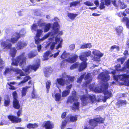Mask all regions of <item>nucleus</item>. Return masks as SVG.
Instances as JSON below:
<instances>
[{"label":"nucleus","instance_id":"10","mask_svg":"<svg viewBox=\"0 0 129 129\" xmlns=\"http://www.w3.org/2000/svg\"><path fill=\"white\" fill-rule=\"evenodd\" d=\"M98 77L103 81L108 80L109 79L110 76L106 73L102 72L99 75Z\"/></svg>","mask_w":129,"mask_h":129},{"label":"nucleus","instance_id":"29","mask_svg":"<svg viewBox=\"0 0 129 129\" xmlns=\"http://www.w3.org/2000/svg\"><path fill=\"white\" fill-rule=\"evenodd\" d=\"M50 54V52L49 51H47L43 55V60H47L48 59V56Z\"/></svg>","mask_w":129,"mask_h":129},{"label":"nucleus","instance_id":"19","mask_svg":"<svg viewBox=\"0 0 129 129\" xmlns=\"http://www.w3.org/2000/svg\"><path fill=\"white\" fill-rule=\"evenodd\" d=\"M104 93L105 96H104V99L106 100L112 96V93L110 92L109 91L107 90L104 91Z\"/></svg>","mask_w":129,"mask_h":129},{"label":"nucleus","instance_id":"7","mask_svg":"<svg viewBox=\"0 0 129 129\" xmlns=\"http://www.w3.org/2000/svg\"><path fill=\"white\" fill-rule=\"evenodd\" d=\"M7 117L9 120L13 123H19L21 121V119L16 116L9 115Z\"/></svg>","mask_w":129,"mask_h":129},{"label":"nucleus","instance_id":"55","mask_svg":"<svg viewBox=\"0 0 129 129\" xmlns=\"http://www.w3.org/2000/svg\"><path fill=\"white\" fill-rule=\"evenodd\" d=\"M37 39L35 40V43L36 44L38 45L40 43L41 40H43V39H41L39 38H36Z\"/></svg>","mask_w":129,"mask_h":129},{"label":"nucleus","instance_id":"38","mask_svg":"<svg viewBox=\"0 0 129 129\" xmlns=\"http://www.w3.org/2000/svg\"><path fill=\"white\" fill-rule=\"evenodd\" d=\"M70 93L69 90H63L62 92V97H65L68 95Z\"/></svg>","mask_w":129,"mask_h":129},{"label":"nucleus","instance_id":"18","mask_svg":"<svg viewBox=\"0 0 129 129\" xmlns=\"http://www.w3.org/2000/svg\"><path fill=\"white\" fill-rule=\"evenodd\" d=\"M10 103V100L9 95H6L4 98V105L6 107L9 106Z\"/></svg>","mask_w":129,"mask_h":129},{"label":"nucleus","instance_id":"52","mask_svg":"<svg viewBox=\"0 0 129 129\" xmlns=\"http://www.w3.org/2000/svg\"><path fill=\"white\" fill-rule=\"evenodd\" d=\"M13 71L17 74H19L21 71V70L17 68H15L13 69Z\"/></svg>","mask_w":129,"mask_h":129},{"label":"nucleus","instance_id":"21","mask_svg":"<svg viewBox=\"0 0 129 129\" xmlns=\"http://www.w3.org/2000/svg\"><path fill=\"white\" fill-rule=\"evenodd\" d=\"M30 87L28 86H26L25 87H23L22 88V90L21 91V96L23 97L25 96L26 95L27 92V89L29 88Z\"/></svg>","mask_w":129,"mask_h":129},{"label":"nucleus","instance_id":"27","mask_svg":"<svg viewBox=\"0 0 129 129\" xmlns=\"http://www.w3.org/2000/svg\"><path fill=\"white\" fill-rule=\"evenodd\" d=\"M30 69L36 71L38 69L40 66V64L38 63L37 64H33V65H30Z\"/></svg>","mask_w":129,"mask_h":129},{"label":"nucleus","instance_id":"3","mask_svg":"<svg viewBox=\"0 0 129 129\" xmlns=\"http://www.w3.org/2000/svg\"><path fill=\"white\" fill-rule=\"evenodd\" d=\"M80 100L81 102V104L82 106H86L91 101L93 103L96 100L95 96L93 95H83L81 96Z\"/></svg>","mask_w":129,"mask_h":129},{"label":"nucleus","instance_id":"46","mask_svg":"<svg viewBox=\"0 0 129 129\" xmlns=\"http://www.w3.org/2000/svg\"><path fill=\"white\" fill-rule=\"evenodd\" d=\"M11 69L9 68H6L5 69V71L3 73V74L5 75L7 74L8 73L11 71Z\"/></svg>","mask_w":129,"mask_h":129},{"label":"nucleus","instance_id":"57","mask_svg":"<svg viewBox=\"0 0 129 129\" xmlns=\"http://www.w3.org/2000/svg\"><path fill=\"white\" fill-rule=\"evenodd\" d=\"M105 5L108 6L110 4L111 1L110 0H105Z\"/></svg>","mask_w":129,"mask_h":129},{"label":"nucleus","instance_id":"31","mask_svg":"<svg viewBox=\"0 0 129 129\" xmlns=\"http://www.w3.org/2000/svg\"><path fill=\"white\" fill-rule=\"evenodd\" d=\"M51 27V24L50 23H48L45 25L44 32H48L50 29Z\"/></svg>","mask_w":129,"mask_h":129},{"label":"nucleus","instance_id":"56","mask_svg":"<svg viewBox=\"0 0 129 129\" xmlns=\"http://www.w3.org/2000/svg\"><path fill=\"white\" fill-rule=\"evenodd\" d=\"M91 52L89 51H86L84 53V55L86 57H88L91 55Z\"/></svg>","mask_w":129,"mask_h":129},{"label":"nucleus","instance_id":"25","mask_svg":"<svg viewBox=\"0 0 129 129\" xmlns=\"http://www.w3.org/2000/svg\"><path fill=\"white\" fill-rule=\"evenodd\" d=\"M95 119L97 123H104V119L103 118L101 117L100 116L94 118Z\"/></svg>","mask_w":129,"mask_h":129},{"label":"nucleus","instance_id":"28","mask_svg":"<svg viewBox=\"0 0 129 129\" xmlns=\"http://www.w3.org/2000/svg\"><path fill=\"white\" fill-rule=\"evenodd\" d=\"M123 28L121 26H119L117 27L115 29L118 36H120L122 33Z\"/></svg>","mask_w":129,"mask_h":129},{"label":"nucleus","instance_id":"51","mask_svg":"<svg viewBox=\"0 0 129 129\" xmlns=\"http://www.w3.org/2000/svg\"><path fill=\"white\" fill-rule=\"evenodd\" d=\"M90 82V81L89 80L88 81H86L84 82L83 84V86L84 87H86L88 85H89V83Z\"/></svg>","mask_w":129,"mask_h":129},{"label":"nucleus","instance_id":"1","mask_svg":"<svg viewBox=\"0 0 129 129\" xmlns=\"http://www.w3.org/2000/svg\"><path fill=\"white\" fill-rule=\"evenodd\" d=\"M9 49L10 50V55L13 58H14L15 56L17 51L16 48L13 47ZM27 59L26 57L24 52L22 53L19 55L17 56L15 59H12L11 65L17 66L18 65V63L20 67H23L26 63Z\"/></svg>","mask_w":129,"mask_h":129},{"label":"nucleus","instance_id":"59","mask_svg":"<svg viewBox=\"0 0 129 129\" xmlns=\"http://www.w3.org/2000/svg\"><path fill=\"white\" fill-rule=\"evenodd\" d=\"M67 57V55L66 53L64 52H63L61 55L60 57L62 59H64L66 58Z\"/></svg>","mask_w":129,"mask_h":129},{"label":"nucleus","instance_id":"44","mask_svg":"<svg viewBox=\"0 0 129 129\" xmlns=\"http://www.w3.org/2000/svg\"><path fill=\"white\" fill-rule=\"evenodd\" d=\"M80 3L79 1H73L71 2L70 4V7L72 6H77L78 4H79Z\"/></svg>","mask_w":129,"mask_h":129},{"label":"nucleus","instance_id":"34","mask_svg":"<svg viewBox=\"0 0 129 129\" xmlns=\"http://www.w3.org/2000/svg\"><path fill=\"white\" fill-rule=\"evenodd\" d=\"M78 15L77 14H74L73 13H69L68 14V17L71 19L73 20Z\"/></svg>","mask_w":129,"mask_h":129},{"label":"nucleus","instance_id":"24","mask_svg":"<svg viewBox=\"0 0 129 129\" xmlns=\"http://www.w3.org/2000/svg\"><path fill=\"white\" fill-rule=\"evenodd\" d=\"M75 101V98L74 97V96H70L68 97L66 102L67 104L69 103L72 104Z\"/></svg>","mask_w":129,"mask_h":129},{"label":"nucleus","instance_id":"63","mask_svg":"<svg viewBox=\"0 0 129 129\" xmlns=\"http://www.w3.org/2000/svg\"><path fill=\"white\" fill-rule=\"evenodd\" d=\"M75 45L74 44H71L70 46V50H73L75 48Z\"/></svg>","mask_w":129,"mask_h":129},{"label":"nucleus","instance_id":"4","mask_svg":"<svg viewBox=\"0 0 129 129\" xmlns=\"http://www.w3.org/2000/svg\"><path fill=\"white\" fill-rule=\"evenodd\" d=\"M78 115L73 116L70 115L67 116L65 119L63 120L61 126V129H64L68 122H75L77 120Z\"/></svg>","mask_w":129,"mask_h":129},{"label":"nucleus","instance_id":"2","mask_svg":"<svg viewBox=\"0 0 129 129\" xmlns=\"http://www.w3.org/2000/svg\"><path fill=\"white\" fill-rule=\"evenodd\" d=\"M16 35V37H13L11 39H7L6 41H2L1 43V47L7 50L10 49L12 46V45L11 43L13 44L16 43L21 36V35L19 33H17Z\"/></svg>","mask_w":129,"mask_h":129},{"label":"nucleus","instance_id":"50","mask_svg":"<svg viewBox=\"0 0 129 129\" xmlns=\"http://www.w3.org/2000/svg\"><path fill=\"white\" fill-rule=\"evenodd\" d=\"M30 69V65H29L27 66L26 68H25L23 70L25 72H28V73H29L30 72L29 71V70Z\"/></svg>","mask_w":129,"mask_h":129},{"label":"nucleus","instance_id":"16","mask_svg":"<svg viewBox=\"0 0 129 129\" xmlns=\"http://www.w3.org/2000/svg\"><path fill=\"white\" fill-rule=\"evenodd\" d=\"M121 66L120 64H117L115 66V70L118 72H123L126 71V68L125 67H122L121 68Z\"/></svg>","mask_w":129,"mask_h":129},{"label":"nucleus","instance_id":"11","mask_svg":"<svg viewBox=\"0 0 129 129\" xmlns=\"http://www.w3.org/2000/svg\"><path fill=\"white\" fill-rule=\"evenodd\" d=\"M92 53L94 56V59L96 61L99 60V59L103 55V54L101 53L100 52H98L96 50L93 51Z\"/></svg>","mask_w":129,"mask_h":129},{"label":"nucleus","instance_id":"30","mask_svg":"<svg viewBox=\"0 0 129 129\" xmlns=\"http://www.w3.org/2000/svg\"><path fill=\"white\" fill-rule=\"evenodd\" d=\"M118 3L121 9H124L127 7L126 5L124 4V2L121 1V0H119Z\"/></svg>","mask_w":129,"mask_h":129},{"label":"nucleus","instance_id":"6","mask_svg":"<svg viewBox=\"0 0 129 129\" xmlns=\"http://www.w3.org/2000/svg\"><path fill=\"white\" fill-rule=\"evenodd\" d=\"M79 58L82 62L81 63L79 66L78 70L81 72L86 68L87 66L86 61L87 60L86 57L84 55H81L79 56Z\"/></svg>","mask_w":129,"mask_h":129},{"label":"nucleus","instance_id":"17","mask_svg":"<svg viewBox=\"0 0 129 129\" xmlns=\"http://www.w3.org/2000/svg\"><path fill=\"white\" fill-rule=\"evenodd\" d=\"M119 79L122 81H124V83L125 81H127L129 78V75L126 74H123L121 75H119Z\"/></svg>","mask_w":129,"mask_h":129},{"label":"nucleus","instance_id":"64","mask_svg":"<svg viewBox=\"0 0 129 129\" xmlns=\"http://www.w3.org/2000/svg\"><path fill=\"white\" fill-rule=\"evenodd\" d=\"M66 112H64L62 113L61 115V118L63 119H64L66 116Z\"/></svg>","mask_w":129,"mask_h":129},{"label":"nucleus","instance_id":"37","mask_svg":"<svg viewBox=\"0 0 129 129\" xmlns=\"http://www.w3.org/2000/svg\"><path fill=\"white\" fill-rule=\"evenodd\" d=\"M55 100L56 101H59L61 99V94L59 93H57L55 95Z\"/></svg>","mask_w":129,"mask_h":129},{"label":"nucleus","instance_id":"49","mask_svg":"<svg viewBox=\"0 0 129 129\" xmlns=\"http://www.w3.org/2000/svg\"><path fill=\"white\" fill-rule=\"evenodd\" d=\"M60 42L59 44L57 46H56V49H58L59 48H61L62 47V40H60Z\"/></svg>","mask_w":129,"mask_h":129},{"label":"nucleus","instance_id":"45","mask_svg":"<svg viewBox=\"0 0 129 129\" xmlns=\"http://www.w3.org/2000/svg\"><path fill=\"white\" fill-rule=\"evenodd\" d=\"M105 3L103 2H101L99 7V8L101 10L104 9L105 8Z\"/></svg>","mask_w":129,"mask_h":129},{"label":"nucleus","instance_id":"32","mask_svg":"<svg viewBox=\"0 0 129 129\" xmlns=\"http://www.w3.org/2000/svg\"><path fill=\"white\" fill-rule=\"evenodd\" d=\"M37 55L34 52L31 51L28 53L27 54L28 58L29 59L32 58L36 56Z\"/></svg>","mask_w":129,"mask_h":129},{"label":"nucleus","instance_id":"61","mask_svg":"<svg viewBox=\"0 0 129 129\" xmlns=\"http://www.w3.org/2000/svg\"><path fill=\"white\" fill-rule=\"evenodd\" d=\"M72 86V84H70V85H67L66 86V88L67 89V90H69L70 92V90Z\"/></svg>","mask_w":129,"mask_h":129},{"label":"nucleus","instance_id":"23","mask_svg":"<svg viewBox=\"0 0 129 129\" xmlns=\"http://www.w3.org/2000/svg\"><path fill=\"white\" fill-rule=\"evenodd\" d=\"M31 78L29 76H26L24 78L23 80L19 83L18 85H20L21 84L25 83L29 80L31 79Z\"/></svg>","mask_w":129,"mask_h":129},{"label":"nucleus","instance_id":"26","mask_svg":"<svg viewBox=\"0 0 129 129\" xmlns=\"http://www.w3.org/2000/svg\"><path fill=\"white\" fill-rule=\"evenodd\" d=\"M38 126V125L36 123L34 124L29 123L27 124L26 127L30 129L31 128H35Z\"/></svg>","mask_w":129,"mask_h":129},{"label":"nucleus","instance_id":"14","mask_svg":"<svg viewBox=\"0 0 129 129\" xmlns=\"http://www.w3.org/2000/svg\"><path fill=\"white\" fill-rule=\"evenodd\" d=\"M77 101V100L76 102H74L71 107L72 109L74 112L76 111L77 110H79L80 103Z\"/></svg>","mask_w":129,"mask_h":129},{"label":"nucleus","instance_id":"47","mask_svg":"<svg viewBox=\"0 0 129 129\" xmlns=\"http://www.w3.org/2000/svg\"><path fill=\"white\" fill-rule=\"evenodd\" d=\"M22 108L20 109L19 110L17 111L16 113L17 117H19L22 115Z\"/></svg>","mask_w":129,"mask_h":129},{"label":"nucleus","instance_id":"35","mask_svg":"<svg viewBox=\"0 0 129 129\" xmlns=\"http://www.w3.org/2000/svg\"><path fill=\"white\" fill-rule=\"evenodd\" d=\"M51 85V82L50 81H47L46 84V86L47 88V92L48 93L49 92V90Z\"/></svg>","mask_w":129,"mask_h":129},{"label":"nucleus","instance_id":"13","mask_svg":"<svg viewBox=\"0 0 129 129\" xmlns=\"http://www.w3.org/2000/svg\"><path fill=\"white\" fill-rule=\"evenodd\" d=\"M56 84H58L61 86H63L65 84H66V82L64 78H59L56 79Z\"/></svg>","mask_w":129,"mask_h":129},{"label":"nucleus","instance_id":"15","mask_svg":"<svg viewBox=\"0 0 129 129\" xmlns=\"http://www.w3.org/2000/svg\"><path fill=\"white\" fill-rule=\"evenodd\" d=\"M78 57L77 55H74L73 56L71 57H69L65 60L66 61L70 63H73L76 61Z\"/></svg>","mask_w":129,"mask_h":129},{"label":"nucleus","instance_id":"62","mask_svg":"<svg viewBox=\"0 0 129 129\" xmlns=\"http://www.w3.org/2000/svg\"><path fill=\"white\" fill-rule=\"evenodd\" d=\"M53 30L54 31V35H56L58 33L59 31V29L58 28H56L54 29V27L53 28Z\"/></svg>","mask_w":129,"mask_h":129},{"label":"nucleus","instance_id":"5","mask_svg":"<svg viewBox=\"0 0 129 129\" xmlns=\"http://www.w3.org/2000/svg\"><path fill=\"white\" fill-rule=\"evenodd\" d=\"M12 95L13 98L12 103L13 107L16 109L19 110L20 108V106L19 101L17 99V94L16 91L12 93Z\"/></svg>","mask_w":129,"mask_h":129},{"label":"nucleus","instance_id":"42","mask_svg":"<svg viewBox=\"0 0 129 129\" xmlns=\"http://www.w3.org/2000/svg\"><path fill=\"white\" fill-rule=\"evenodd\" d=\"M115 49H116L117 51H118L120 49L119 47V46H117L116 45H114L111 46L110 48V49L111 51H113Z\"/></svg>","mask_w":129,"mask_h":129},{"label":"nucleus","instance_id":"58","mask_svg":"<svg viewBox=\"0 0 129 129\" xmlns=\"http://www.w3.org/2000/svg\"><path fill=\"white\" fill-rule=\"evenodd\" d=\"M129 19L127 17H123L121 19V21L123 22H126Z\"/></svg>","mask_w":129,"mask_h":129},{"label":"nucleus","instance_id":"39","mask_svg":"<svg viewBox=\"0 0 129 129\" xmlns=\"http://www.w3.org/2000/svg\"><path fill=\"white\" fill-rule=\"evenodd\" d=\"M42 33V30L38 29L37 30V34L36 36V38H39Z\"/></svg>","mask_w":129,"mask_h":129},{"label":"nucleus","instance_id":"41","mask_svg":"<svg viewBox=\"0 0 129 129\" xmlns=\"http://www.w3.org/2000/svg\"><path fill=\"white\" fill-rule=\"evenodd\" d=\"M85 74L86 73H85L84 74L81 75L80 76V77H79V78H78V79L77 80V83H80L81 82L83 79V78L85 76Z\"/></svg>","mask_w":129,"mask_h":129},{"label":"nucleus","instance_id":"22","mask_svg":"<svg viewBox=\"0 0 129 129\" xmlns=\"http://www.w3.org/2000/svg\"><path fill=\"white\" fill-rule=\"evenodd\" d=\"M89 123L90 125L94 127L98 125V123L94 118L90 119L89 121Z\"/></svg>","mask_w":129,"mask_h":129},{"label":"nucleus","instance_id":"53","mask_svg":"<svg viewBox=\"0 0 129 129\" xmlns=\"http://www.w3.org/2000/svg\"><path fill=\"white\" fill-rule=\"evenodd\" d=\"M51 33V32H49L47 33L46 35H45L42 38L43 40H44L49 37L50 36V35Z\"/></svg>","mask_w":129,"mask_h":129},{"label":"nucleus","instance_id":"12","mask_svg":"<svg viewBox=\"0 0 129 129\" xmlns=\"http://www.w3.org/2000/svg\"><path fill=\"white\" fill-rule=\"evenodd\" d=\"M27 44L25 42H23L22 41L18 42L16 44V48L18 50H20L23 49L26 46Z\"/></svg>","mask_w":129,"mask_h":129},{"label":"nucleus","instance_id":"54","mask_svg":"<svg viewBox=\"0 0 129 129\" xmlns=\"http://www.w3.org/2000/svg\"><path fill=\"white\" fill-rule=\"evenodd\" d=\"M90 77V74L89 73H88L85 76L84 78V79L85 80H88L89 79Z\"/></svg>","mask_w":129,"mask_h":129},{"label":"nucleus","instance_id":"33","mask_svg":"<svg viewBox=\"0 0 129 129\" xmlns=\"http://www.w3.org/2000/svg\"><path fill=\"white\" fill-rule=\"evenodd\" d=\"M80 64L78 62H76L72 65L70 67V69L71 70L74 69L78 67Z\"/></svg>","mask_w":129,"mask_h":129},{"label":"nucleus","instance_id":"36","mask_svg":"<svg viewBox=\"0 0 129 129\" xmlns=\"http://www.w3.org/2000/svg\"><path fill=\"white\" fill-rule=\"evenodd\" d=\"M126 102L125 100H119L117 102V105L120 106V105H126Z\"/></svg>","mask_w":129,"mask_h":129},{"label":"nucleus","instance_id":"60","mask_svg":"<svg viewBox=\"0 0 129 129\" xmlns=\"http://www.w3.org/2000/svg\"><path fill=\"white\" fill-rule=\"evenodd\" d=\"M126 68H126L128 69H129V59H128L126 62L125 66Z\"/></svg>","mask_w":129,"mask_h":129},{"label":"nucleus","instance_id":"48","mask_svg":"<svg viewBox=\"0 0 129 129\" xmlns=\"http://www.w3.org/2000/svg\"><path fill=\"white\" fill-rule=\"evenodd\" d=\"M84 4L88 6H92L93 4V3H91L88 1H86L84 3Z\"/></svg>","mask_w":129,"mask_h":129},{"label":"nucleus","instance_id":"9","mask_svg":"<svg viewBox=\"0 0 129 129\" xmlns=\"http://www.w3.org/2000/svg\"><path fill=\"white\" fill-rule=\"evenodd\" d=\"M42 127L46 129H52L54 127L53 124L50 121H45L43 122Z\"/></svg>","mask_w":129,"mask_h":129},{"label":"nucleus","instance_id":"40","mask_svg":"<svg viewBox=\"0 0 129 129\" xmlns=\"http://www.w3.org/2000/svg\"><path fill=\"white\" fill-rule=\"evenodd\" d=\"M125 60V58L123 57L117 59V61L118 62H120L121 64L123 63Z\"/></svg>","mask_w":129,"mask_h":129},{"label":"nucleus","instance_id":"8","mask_svg":"<svg viewBox=\"0 0 129 129\" xmlns=\"http://www.w3.org/2000/svg\"><path fill=\"white\" fill-rule=\"evenodd\" d=\"M63 78H67V79L66 80V84L70 83V82H74L75 77L74 76H71L70 75H66L65 73H63L61 74V77Z\"/></svg>","mask_w":129,"mask_h":129},{"label":"nucleus","instance_id":"20","mask_svg":"<svg viewBox=\"0 0 129 129\" xmlns=\"http://www.w3.org/2000/svg\"><path fill=\"white\" fill-rule=\"evenodd\" d=\"M60 38H59L56 37L55 38V42H52L51 45L50 46V49L51 50H53L55 47V45L57 44V43L59 42L60 40Z\"/></svg>","mask_w":129,"mask_h":129},{"label":"nucleus","instance_id":"43","mask_svg":"<svg viewBox=\"0 0 129 129\" xmlns=\"http://www.w3.org/2000/svg\"><path fill=\"white\" fill-rule=\"evenodd\" d=\"M117 15L119 17H122V16L125 17L127 15L124 12H120L117 14Z\"/></svg>","mask_w":129,"mask_h":129}]
</instances>
